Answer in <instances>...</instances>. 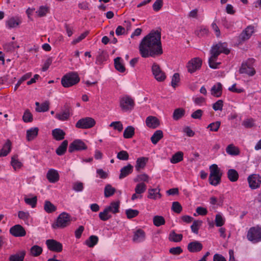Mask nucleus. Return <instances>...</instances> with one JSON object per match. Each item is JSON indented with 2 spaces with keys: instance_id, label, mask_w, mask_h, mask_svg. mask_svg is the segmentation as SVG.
Here are the masks:
<instances>
[{
  "instance_id": "45",
  "label": "nucleus",
  "mask_w": 261,
  "mask_h": 261,
  "mask_svg": "<svg viewBox=\"0 0 261 261\" xmlns=\"http://www.w3.org/2000/svg\"><path fill=\"white\" fill-rule=\"evenodd\" d=\"M98 238L96 236H91L86 243L89 247H93L98 242Z\"/></svg>"
},
{
  "instance_id": "23",
  "label": "nucleus",
  "mask_w": 261,
  "mask_h": 261,
  "mask_svg": "<svg viewBox=\"0 0 261 261\" xmlns=\"http://www.w3.org/2000/svg\"><path fill=\"white\" fill-rule=\"evenodd\" d=\"M148 158L146 157H140L137 159L136 165L135 166L136 169L137 171H140L141 169L144 168L147 162Z\"/></svg>"
},
{
  "instance_id": "17",
  "label": "nucleus",
  "mask_w": 261,
  "mask_h": 261,
  "mask_svg": "<svg viewBox=\"0 0 261 261\" xmlns=\"http://www.w3.org/2000/svg\"><path fill=\"white\" fill-rule=\"evenodd\" d=\"M203 248L202 244L199 241H194L189 243L187 246L188 251L190 252H198Z\"/></svg>"
},
{
  "instance_id": "24",
  "label": "nucleus",
  "mask_w": 261,
  "mask_h": 261,
  "mask_svg": "<svg viewBox=\"0 0 261 261\" xmlns=\"http://www.w3.org/2000/svg\"><path fill=\"white\" fill-rule=\"evenodd\" d=\"M119 206H120V202L118 201H113L112 202L110 205L105 207V208L109 212H111L113 214H116L119 212Z\"/></svg>"
},
{
  "instance_id": "9",
  "label": "nucleus",
  "mask_w": 261,
  "mask_h": 261,
  "mask_svg": "<svg viewBox=\"0 0 261 261\" xmlns=\"http://www.w3.org/2000/svg\"><path fill=\"white\" fill-rule=\"evenodd\" d=\"M202 60L199 58H194L188 62L187 68L189 72L192 73L199 70L202 65Z\"/></svg>"
},
{
  "instance_id": "43",
  "label": "nucleus",
  "mask_w": 261,
  "mask_h": 261,
  "mask_svg": "<svg viewBox=\"0 0 261 261\" xmlns=\"http://www.w3.org/2000/svg\"><path fill=\"white\" fill-rule=\"evenodd\" d=\"M153 223L155 226L159 227L165 224V220L163 217L157 215L153 217Z\"/></svg>"
},
{
  "instance_id": "10",
  "label": "nucleus",
  "mask_w": 261,
  "mask_h": 261,
  "mask_svg": "<svg viewBox=\"0 0 261 261\" xmlns=\"http://www.w3.org/2000/svg\"><path fill=\"white\" fill-rule=\"evenodd\" d=\"M87 148V145L82 140L76 139L70 144L68 151L70 153H72L75 151L86 150Z\"/></svg>"
},
{
  "instance_id": "26",
  "label": "nucleus",
  "mask_w": 261,
  "mask_h": 261,
  "mask_svg": "<svg viewBox=\"0 0 261 261\" xmlns=\"http://www.w3.org/2000/svg\"><path fill=\"white\" fill-rule=\"evenodd\" d=\"M39 129L38 127H32L27 131V138L28 141H31L35 139L38 135Z\"/></svg>"
},
{
  "instance_id": "36",
  "label": "nucleus",
  "mask_w": 261,
  "mask_h": 261,
  "mask_svg": "<svg viewBox=\"0 0 261 261\" xmlns=\"http://www.w3.org/2000/svg\"><path fill=\"white\" fill-rule=\"evenodd\" d=\"M135 135V128L132 126H127L123 132V137L125 139L132 138Z\"/></svg>"
},
{
  "instance_id": "62",
  "label": "nucleus",
  "mask_w": 261,
  "mask_h": 261,
  "mask_svg": "<svg viewBox=\"0 0 261 261\" xmlns=\"http://www.w3.org/2000/svg\"><path fill=\"white\" fill-rule=\"evenodd\" d=\"M117 158L120 160L126 161L129 158V155L126 151L122 150L117 153Z\"/></svg>"
},
{
  "instance_id": "21",
  "label": "nucleus",
  "mask_w": 261,
  "mask_h": 261,
  "mask_svg": "<svg viewBox=\"0 0 261 261\" xmlns=\"http://www.w3.org/2000/svg\"><path fill=\"white\" fill-rule=\"evenodd\" d=\"M211 94L216 97H219L222 93V85L220 83L214 85L211 90Z\"/></svg>"
},
{
  "instance_id": "39",
  "label": "nucleus",
  "mask_w": 261,
  "mask_h": 261,
  "mask_svg": "<svg viewBox=\"0 0 261 261\" xmlns=\"http://www.w3.org/2000/svg\"><path fill=\"white\" fill-rule=\"evenodd\" d=\"M185 114V110L182 108L176 109L173 114V119L174 120H178L181 118Z\"/></svg>"
},
{
  "instance_id": "2",
  "label": "nucleus",
  "mask_w": 261,
  "mask_h": 261,
  "mask_svg": "<svg viewBox=\"0 0 261 261\" xmlns=\"http://www.w3.org/2000/svg\"><path fill=\"white\" fill-rule=\"evenodd\" d=\"M229 49L227 48L226 43L219 42L216 45H213L210 50L211 57L208 59V64L210 67L213 69H217L220 63L216 62L218 57L221 53H224L226 55L229 54Z\"/></svg>"
},
{
  "instance_id": "56",
  "label": "nucleus",
  "mask_w": 261,
  "mask_h": 261,
  "mask_svg": "<svg viewBox=\"0 0 261 261\" xmlns=\"http://www.w3.org/2000/svg\"><path fill=\"white\" fill-rule=\"evenodd\" d=\"M221 122L217 121L210 123L207 127L211 131L217 132L220 126Z\"/></svg>"
},
{
  "instance_id": "14",
  "label": "nucleus",
  "mask_w": 261,
  "mask_h": 261,
  "mask_svg": "<svg viewBox=\"0 0 261 261\" xmlns=\"http://www.w3.org/2000/svg\"><path fill=\"white\" fill-rule=\"evenodd\" d=\"M46 244L48 249L52 251L60 252L62 251V244L54 239H48L46 241Z\"/></svg>"
},
{
  "instance_id": "12",
  "label": "nucleus",
  "mask_w": 261,
  "mask_h": 261,
  "mask_svg": "<svg viewBox=\"0 0 261 261\" xmlns=\"http://www.w3.org/2000/svg\"><path fill=\"white\" fill-rule=\"evenodd\" d=\"M249 187L252 189H256L259 188L261 184V176L257 174H253L247 178Z\"/></svg>"
},
{
  "instance_id": "52",
  "label": "nucleus",
  "mask_w": 261,
  "mask_h": 261,
  "mask_svg": "<svg viewBox=\"0 0 261 261\" xmlns=\"http://www.w3.org/2000/svg\"><path fill=\"white\" fill-rule=\"evenodd\" d=\"M49 102L46 101L41 103L40 107H36V111L38 112H44L48 111L49 108Z\"/></svg>"
},
{
  "instance_id": "57",
  "label": "nucleus",
  "mask_w": 261,
  "mask_h": 261,
  "mask_svg": "<svg viewBox=\"0 0 261 261\" xmlns=\"http://www.w3.org/2000/svg\"><path fill=\"white\" fill-rule=\"evenodd\" d=\"M149 177V176L145 173H143L142 174L138 175L137 177L134 178V180L135 182H139V181H145L148 182Z\"/></svg>"
},
{
  "instance_id": "35",
  "label": "nucleus",
  "mask_w": 261,
  "mask_h": 261,
  "mask_svg": "<svg viewBox=\"0 0 261 261\" xmlns=\"http://www.w3.org/2000/svg\"><path fill=\"white\" fill-rule=\"evenodd\" d=\"M227 177L231 182H235L239 178V174L235 169H230L227 171Z\"/></svg>"
},
{
  "instance_id": "61",
  "label": "nucleus",
  "mask_w": 261,
  "mask_h": 261,
  "mask_svg": "<svg viewBox=\"0 0 261 261\" xmlns=\"http://www.w3.org/2000/svg\"><path fill=\"white\" fill-rule=\"evenodd\" d=\"M11 164L15 170L17 169L20 168L22 166V163L16 159L15 156H13L12 158Z\"/></svg>"
},
{
  "instance_id": "16",
  "label": "nucleus",
  "mask_w": 261,
  "mask_h": 261,
  "mask_svg": "<svg viewBox=\"0 0 261 261\" xmlns=\"http://www.w3.org/2000/svg\"><path fill=\"white\" fill-rule=\"evenodd\" d=\"M254 31L253 26L247 27L239 35V39L240 42L245 41L250 38Z\"/></svg>"
},
{
  "instance_id": "33",
  "label": "nucleus",
  "mask_w": 261,
  "mask_h": 261,
  "mask_svg": "<svg viewBox=\"0 0 261 261\" xmlns=\"http://www.w3.org/2000/svg\"><path fill=\"white\" fill-rule=\"evenodd\" d=\"M169 240L170 241L174 242H180L182 239V234H177L174 230H172L169 234Z\"/></svg>"
},
{
  "instance_id": "37",
  "label": "nucleus",
  "mask_w": 261,
  "mask_h": 261,
  "mask_svg": "<svg viewBox=\"0 0 261 261\" xmlns=\"http://www.w3.org/2000/svg\"><path fill=\"white\" fill-rule=\"evenodd\" d=\"M210 175L211 178L215 175H222V173H221L220 169L216 164H213L210 166Z\"/></svg>"
},
{
  "instance_id": "49",
  "label": "nucleus",
  "mask_w": 261,
  "mask_h": 261,
  "mask_svg": "<svg viewBox=\"0 0 261 261\" xmlns=\"http://www.w3.org/2000/svg\"><path fill=\"white\" fill-rule=\"evenodd\" d=\"M146 190V185L144 182H140L136 185L135 192L138 194L143 193Z\"/></svg>"
},
{
  "instance_id": "59",
  "label": "nucleus",
  "mask_w": 261,
  "mask_h": 261,
  "mask_svg": "<svg viewBox=\"0 0 261 261\" xmlns=\"http://www.w3.org/2000/svg\"><path fill=\"white\" fill-rule=\"evenodd\" d=\"M18 45H15L14 42H10L5 44L4 45V49L7 51H14L15 48H19Z\"/></svg>"
},
{
  "instance_id": "30",
  "label": "nucleus",
  "mask_w": 261,
  "mask_h": 261,
  "mask_svg": "<svg viewBox=\"0 0 261 261\" xmlns=\"http://www.w3.org/2000/svg\"><path fill=\"white\" fill-rule=\"evenodd\" d=\"M163 138V133L161 130H156L150 138L151 142L153 144H156L158 142Z\"/></svg>"
},
{
  "instance_id": "46",
  "label": "nucleus",
  "mask_w": 261,
  "mask_h": 261,
  "mask_svg": "<svg viewBox=\"0 0 261 261\" xmlns=\"http://www.w3.org/2000/svg\"><path fill=\"white\" fill-rule=\"evenodd\" d=\"M109 212L106 208L103 210L102 212L99 213L98 216L99 219L103 221H106L112 218V215L109 214Z\"/></svg>"
},
{
  "instance_id": "50",
  "label": "nucleus",
  "mask_w": 261,
  "mask_h": 261,
  "mask_svg": "<svg viewBox=\"0 0 261 261\" xmlns=\"http://www.w3.org/2000/svg\"><path fill=\"white\" fill-rule=\"evenodd\" d=\"M106 53L104 50H101L98 52V55L96 57V63L98 64H101L106 60Z\"/></svg>"
},
{
  "instance_id": "34",
  "label": "nucleus",
  "mask_w": 261,
  "mask_h": 261,
  "mask_svg": "<svg viewBox=\"0 0 261 261\" xmlns=\"http://www.w3.org/2000/svg\"><path fill=\"white\" fill-rule=\"evenodd\" d=\"M121 57H117L114 59V65L117 70L120 72H124L125 71V68L123 64L121 62Z\"/></svg>"
},
{
  "instance_id": "28",
  "label": "nucleus",
  "mask_w": 261,
  "mask_h": 261,
  "mask_svg": "<svg viewBox=\"0 0 261 261\" xmlns=\"http://www.w3.org/2000/svg\"><path fill=\"white\" fill-rule=\"evenodd\" d=\"M21 22L19 17H11L6 22L7 25L10 29L17 27Z\"/></svg>"
},
{
  "instance_id": "55",
  "label": "nucleus",
  "mask_w": 261,
  "mask_h": 261,
  "mask_svg": "<svg viewBox=\"0 0 261 261\" xmlns=\"http://www.w3.org/2000/svg\"><path fill=\"white\" fill-rule=\"evenodd\" d=\"M215 222L216 226L221 227L224 224L225 220L222 217L221 215H220V214H218L216 215Z\"/></svg>"
},
{
  "instance_id": "8",
  "label": "nucleus",
  "mask_w": 261,
  "mask_h": 261,
  "mask_svg": "<svg viewBox=\"0 0 261 261\" xmlns=\"http://www.w3.org/2000/svg\"><path fill=\"white\" fill-rule=\"evenodd\" d=\"M120 106L123 111H129L133 109L135 102L130 96H124L120 99Z\"/></svg>"
},
{
  "instance_id": "1",
  "label": "nucleus",
  "mask_w": 261,
  "mask_h": 261,
  "mask_svg": "<svg viewBox=\"0 0 261 261\" xmlns=\"http://www.w3.org/2000/svg\"><path fill=\"white\" fill-rule=\"evenodd\" d=\"M161 38V32L158 30H152L145 36L139 46L142 57L155 58L161 56L163 53Z\"/></svg>"
},
{
  "instance_id": "47",
  "label": "nucleus",
  "mask_w": 261,
  "mask_h": 261,
  "mask_svg": "<svg viewBox=\"0 0 261 261\" xmlns=\"http://www.w3.org/2000/svg\"><path fill=\"white\" fill-rule=\"evenodd\" d=\"M24 200L27 204L31 205L32 208H34L36 206L37 198V196H34L32 198L25 197Z\"/></svg>"
},
{
  "instance_id": "13",
  "label": "nucleus",
  "mask_w": 261,
  "mask_h": 261,
  "mask_svg": "<svg viewBox=\"0 0 261 261\" xmlns=\"http://www.w3.org/2000/svg\"><path fill=\"white\" fill-rule=\"evenodd\" d=\"M71 111V108L70 105L68 103H66L64 106V109L62 110V112L60 113L56 114V118L60 121H66L69 119L70 116Z\"/></svg>"
},
{
  "instance_id": "22",
  "label": "nucleus",
  "mask_w": 261,
  "mask_h": 261,
  "mask_svg": "<svg viewBox=\"0 0 261 261\" xmlns=\"http://www.w3.org/2000/svg\"><path fill=\"white\" fill-rule=\"evenodd\" d=\"M133 171V166L128 164L127 166L123 167L120 170V174H119V179H122L129 174L132 173Z\"/></svg>"
},
{
  "instance_id": "51",
  "label": "nucleus",
  "mask_w": 261,
  "mask_h": 261,
  "mask_svg": "<svg viewBox=\"0 0 261 261\" xmlns=\"http://www.w3.org/2000/svg\"><path fill=\"white\" fill-rule=\"evenodd\" d=\"M202 223V222L200 220L194 221L193 224L191 226L192 232L195 234H198L199 227L201 225Z\"/></svg>"
},
{
  "instance_id": "58",
  "label": "nucleus",
  "mask_w": 261,
  "mask_h": 261,
  "mask_svg": "<svg viewBox=\"0 0 261 261\" xmlns=\"http://www.w3.org/2000/svg\"><path fill=\"white\" fill-rule=\"evenodd\" d=\"M171 209L175 213L179 214L182 211V206L179 202L174 201L172 203Z\"/></svg>"
},
{
  "instance_id": "29",
  "label": "nucleus",
  "mask_w": 261,
  "mask_h": 261,
  "mask_svg": "<svg viewBox=\"0 0 261 261\" xmlns=\"http://www.w3.org/2000/svg\"><path fill=\"white\" fill-rule=\"evenodd\" d=\"M11 143L9 140L4 145L3 148L0 150V157L6 156L11 150Z\"/></svg>"
},
{
  "instance_id": "38",
  "label": "nucleus",
  "mask_w": 261,
  "mask_h": 261,
  "mask_svg": "<svg viewBox=\"0 0 261 261\" xmlns=\"http://www.w3.org/2000/svg\"><path fill=\"white\" fill-rule=\"evenodd\" d=\"M116 192L115 188L112 187L110 184L106 185L104 189L105 197L108 198L112 196Z\"/></svg>"
},
{
  "instance_id": "31",
  "label": "nucleus",
  "mask_w": 261,
  "mask_h": 261,
  "mask_svg": "<svg viewBox=\"0 0 261 261\" xmlns=\"http://www.w3.org/2000/svg\"><path fill=\"white\" fill-rule=\"evenodd\" d=\"M160 190L158 188L149 189L148 190V198L150 199H156L158 198L161 197V194L160 193Z\"/></svg>"
},
{
  "instance_id": "5",
  "label": "nucleus",
  "mask_w": 261,
  "mask_h": 261,
  "mask_svg": "<svg viewBox=\"0 0 261 261\" xmlns=\"http://www.w3.org/2000/svg\"><path fill=\"white\" fill-rule=\"evenodd\" d=\"M254 62V59H249L246 62L242 64L240 68L239 72L241 74H246L249 76H253L255 74V70L253 67L252 65Z\"/></svg>"
},
{
  "instance_id": "18",
  "label": "nucleus",
  "mask_w": 261,
  "mask_h": 261,
  "mask_svg": "<svg viewBox=\"0 0 261 261\" xmlns=\"http://www.w3.org/2000/svg\"><path fill=\"white\" fill-rule=\"evenodd\" d=\"M145 231L142 229H138L134 231L133 241L136 243H140L145 240Z\"/></svg>"
},
{
  "instance_id": "25",
  "label": "nucleus",
  "mask_w": 261,
  "mask_h": 261,
  "mask_svg": "<svg viewBox=\"0 0 261 261\" xmlns=\"http://www.w3.org/2000/svg\"><path fill=\"white\" fill-rule=\"evenodd\" d=\"M52 135L55 140L60 141L64 139L65 133L60 128H56L52 130Z\"/></svg>"
},
{
  "instance_id": "40",
  "label": "nucleus",
  "mask_w": 261,
  "mask_h": 261,
  "mask_svg": "<svg viewBox=\"0 0 261 261\" xmlns=\"http://www.w3.org/2000/svg\"><path fill=\"white\" fill-rule=\"evenodd\" d=\"M44 210L47 213H51L56 211L57 207L49 201L46 200L44 202Z\"/></svg>"
},
{
  "instance_id": "19",
  "label": "nucleus",
  "mask_w": 261,
  "mask_h": 261,
  "mask_svg": "<svg viewBox=\"0 0 261 261\" xmlns=\"http://www.w3.org/2000/svg\"><path fill=\"white\" fill-rule=\"evenodd\" d=\"M146 125L150 128H155L160 125L159 120L154 116H150L146 119Z\"/></svg>"
},
{
  "instance_id": "63",
  "label": "nucleus",
  "mask_w": 261,
  "mask_h": 261,
  "mask_svg": "<svg viewBox=\"0 0 261 261\" xmlns=\"http://www.w3.org/2000/svg\"><path fill=\"white\" fill-rule=\"evenodd\" d=\"M180 81V76L178 73H175L172 78L171 86L173 88H175L177 86V84Z\"/></svg>"
},
{
  "instance_id": "48",
  "label": "nucleus",
  "mask_w": 261,
  "mask_h": 261,
  "mask_svg": "<svg viewBox=\"0 0 261 261\" xmlns=\"http://www.w3.org/2000/svg\"><path fill=\"white\" fill-rule=\"evenodd\" d=\"M221 177L222 175H215L211 178L210 175L208 178L210 184L215 186L218 185L221 182Z\"/></svg>"
},
{
  "instance_id": "4",
  "label": "nucleus",
  "mask_w": 261,
  "mask_h": 261,
  "mask_svg": "<svg viewBox=\"0 0 261 261\" xmlns=\"http://www.w3.org/2000/svg\"><path fill=\"white\" fill-rule=\"evenodd\" d=\"M247 238L253 243L261 241V227L257 225L250 228L247 232Z\"/></svg>"
},
{
  "instance_id": "53",
  "label": "nucleus",
  "mask_w": 261,
  "mask_h": 261,
  "mask_svg": "<svg viewBox=\"0 0 261 261\" xmlns=\"http://www.w3.org/2000/svg\"><path fill=\"white\" fill-rule=\"evenodd\" d=\"M22 119L24 122H32L33 120V115L29 110L25 111L22 116Z\"/></svg>"
},
{
  "instance_id": "42",
  "label": "nucleus",
  "mask_w": 261,
  "mask_h": 261,
  "mask_svg": "<svg viewBox=\"0 0 261 261\" xmlns=\"http://www.w3.org/2000/svg\"><path fill=\"white\" fill-rule=\"evenodd\" d=\"M42 248L38 245H34L30 249V254L33 256H38L42 252Z\"/></svg>"
},
{
  "instance_id": "60",
  "label": "nucleus",
  "mask_w": 261,
  "mask_h": 261,
  "mask_svg": "<svg viewBox=\"0 0 261 261\" xmlns=\"http://www.w3.org/2000/svg\"><path fill=\"white\" fill-rule=\"evenodd\" d=\"M110 127H113L114 129L120 132L123 130V125L120 121L112 122L110 124Z\"/></svg>"
},
{
  "instance_id": "41",
  "label": "nucleus",
  "mask_w": 261,
  "mask_h": 261,
  "mask_svg": "<svg viewBox=\"0 0 261 261\" xmlns=\"http://www.w3.org/2000/svg\"><path fill=\"white\" fill-rule=\"evenodd\" d=\"M184 153L181 151H178L173 154L170 159V162L172 164H176L183 160Z\"/></svg>"
},
{
  "instance_id": "44",
  "label": "nucleus",
  "mask_w": 261,
  "mask_h": 261,
  "mask_svg": "<svg viewBox=\"0 0 261 261\" xmlns=\"http://www.w3.org/2000/svg\"><path fill=\"white\" fill-rule=\"evenodd\" d=\"M226 151L227 153L232 155H238L240 153L238 148L235 147L233 144L229 145L227 147Z\"/></svg>"
},
{
  "instance_id": "7",
  "label": "nucleus",
  "mask_w": 261,
  "mask_h": 261,
  "mask_svg": "<svg viewBox=\"0 0 261 261\" xmlns=\"http://www.w3.org/2000/svg\"><path fill=\"white\" fill-rule=\"evenodd\" d=\"M96 123L95 120L91 117H85L77 121L75 127L78 128L87 129L93 127Z\"/></svg>"
},
{
  "instance_id": "15",
  "label": "nucleus",
  "mask_w": 261,
  "mask_h": 261,
  "mask_svg": "<svg viewBox=\"0 0 261 261\" xmlns=\"http://www.w3.org/2000/svg\"><path fill=\"white\" fill-rule=\"evenodd\" d=\"M10 233L16 237H23L26 234L25 229L19 224L12 227L10 229Z\"/></svg>"
},
{
  "instance_id": "27",
  "label": "nucleus",
  "mask_w": 261,
  "mask_h": 261,
  "mask_svg": "<svg viewBox=\"0 0 261 261\" xmlns=\"http://www.w3.org/2000/svg\"><path fill=\"white\" fill-rule=\"evenodd\" d=\"M25 255V251L22 250L10 256V261H23Z\"/></svg>"
},
{
  "instance_id": "6",
  "label": "nucleus",
  "mask_w": 261,
  "mask_h": 261,
  "mask_svg": "<svg viewBox=\"0 0 261 261\" xmlns=\"http://www.w3.org/2000/svg\"><path fill=\"white\" fill-rule=\"evenodd\" d=\"M70 222V216L63 212L58 216L56 223L53 224V227L54 228H64L69 225Z\"/></svg>"
},
{
  "instance_id": "32",
  "label": "nucleus",
  "mask_w": 261,
  "mask_h": 261,
  "mask_svg": "<svg viewBox=\"0 0 261 261\" xmlns=\"http://www.w3.org/2000/svg\"><path fill=\"white\" fill-rule=\"evenodd\" d=\"M68 146V141L65 140L63 141L61 145L57 148L56 150V153L58 155H63L66 151Z\"/></svg>"
},
{
  "instance_id": "54",
  "label": "nucleus",
  "mask_w": 261,
  "mask_h": 261,
  "mask_svg": "<svg viewBox=\"0 0 261 261\" xmlns=\"http://www.w3.org/2000/svg\"><path fill=\"white\" fill-rule=\"evenodd\" d=\"M139 212L137 210H133L131 208L126 210L125 214L128 219H132L136 217L138 215Z\"/></svg>"
},
{
  "instance_id": "11",
  "label": "nucleus",
  "mask_w": 261,
  "mask_h": 261,
  "mask_svg": "<svg viewBox=\"0 0 261 261\" xmlns=\"http://www.w3.org/2000/svg\"><path fill=\"white\" fill-rule=\"evenodd\" d=\"M151 70L154 78L159 82L164 81L166 76L165 73L161 69L159 65L156 63L152 64Z\"/></svg>"
},
{
  "instance_id": "64",
  "label": "nucleus",
  "mask_w": 261,
  "mask_h": 261,
  "mask_svg": "<svg viewBox=\"0 0 261 261\" xmlns=\"http://www.w3.org/2000/svg\"><path fill=\"white\" fill-rule=\"evenodd\" d=\"M72 189L76 192H81L84 189V185L80 181L75 182L73 184Z\"/></svg>"
},
{
  "instance_id": "3",
  "label": "nucleus",
  "mask_w": 261,
  "mask_h": 261,
  "mask_svg": "<svg viewBox=\"0 0 261 261\" xmlns=\"http://www.w3.org/2000/svg\"><path fill=\"white\" fill-rule=\"evenodd\" d=\"M80 79L77 73L71 72L63 76L61 84L64 87L67 88L76 85L80 82Z\"/></svg>"
},
{
  "instance_id": "20",
  "label": "nucleus",
  "mask_w": 261,
  "mask_h": 261,
  "mask_svg": "<svg viewBox=\"0 0 261 261\" xmlns=\"http://www.w3.org/2000/svg\"><path fill=\"white\" fill-rule=\"evenodd\" d=\"M47 178L50 182L54 183L59 179V175L58 171L55 169H49L46 175Z\"/></svg>"
}]
</instances>
